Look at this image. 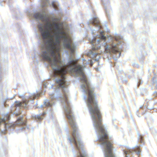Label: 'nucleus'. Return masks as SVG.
Wrapping results in <instances>:
<instances>
[{
  "mask_svg": "<svg viewBox=\"0 0 157 157\" xmlns=\"http://www.w3.org/2000/svg\"><path fill=\"white\" fill-rule=\"evenodd\" d=\"M28 97L27 96L24 95L23 97L21 98L22 100V102L20 101H16L15 102V106L16 107H23L25 108L28 105V102L29 101L28 100Z\"/></svg>",
  "mask_w": 157,
  "mask_h": 157,
  "instance_id": "0eeeda50",
  "label": "nucleus"
},
{
  "mask_svg": "<svg viewBox=\"0 0 157 157\" xmlns=\"http://www.w3.org/2000/svg\"><path fill=\"white\" fill-rule=\"evenodd\" d=\"M42 4L41 6L43 7L45 6L48 5V0H41Z\"/></svg>",
  "mask_w": 157,
  "mask_h": 157,
  "instance_id": "ddd939ff",
  "label": "nucleus"
},
{
  "mask_svg": "<svg viewBox=\"0 0 157 157\" xmlns=\"http://www.w3.org/2000/svg\"><path fill=\"white\" fill-rule=\"evenodd\" d=\"M25 128V127L24 126L22 128H21V129H23V128Z\"/></svg>",
  "mask_w": 157,
  "mask_h": 157,
  "instance_id": "a211bd4d",
  "label": "nucleus"
},
{
  "mask_svg": "<svg viewBox=\"0 0 157 157\" xmlns=\"http://www.w3.org/2000/svg\"><path fill=\"white\" fill-rule=\"evenodd\" d=\"M105 30L107 32H109V30L108 29V28L106 27L105 29Z\"/></svg>",
  "mask_w": 157,
  "mask_h": 157,
  "instance_id": "f3484780",
  "label": "nucleus"
},
{
  "mask_svg": "<svg viewBox=\"0 0 157 157\" xmlns=\"http://www.w3.org/2000/svg\"><path fill=\"white\" fill-rule=\"evenodd\" d=\"M95 61H97V60H98V59H95Z\"/></svg>",
  "mask_w": 157,
  "mask_h": 157,
  "instance_id": "412c9836",
  "label": "nucleus"
},
{
  "mask_svg": "<svg viewBox=\"0 0 157 157\" xmlns=\"http://www.w3.org/2000/svg\"><path fill=\"white\" fill-rule=\"evenodd\" d=\"M34 16L36 20L41 21L38 26L43 39L41 46L42 56L49 63L54 71L56 88L54 93H49L51 99L54 98L55 93L62 90L64 95L60 97V102L63 105L68 104V92L65 74L70 71L79 77L80 90L88 96L87 99L85 95L84 98L89 108H99V106L95 99L92 89L84 74V66L76 64L75 58L76 45L72 38L64 31L62 24L57 22L59 19H50L44 10L36 13Z\"/></svg>",
  "mask_w": 157,
  "mask_h": 157,
  "instance_id": "f257e3e1",
  "label": "nucleus"
},
{
  "mask_svg": "<svg viewBox=\"0 0 157 157\" xmlns=\"http://www.w3.org/2000/svg\"><path fill=\"white\" fill-rule=\"evenodd\" d=\"M121 46L117 44H115L114 43H112L110 45H107L105 48V50L107 52L110 53L112 52L113 53H117L116 56L117 57H119L120 56L121 52L120 49Z\"/></svg>",
  "mask_w": 157,
  "mask_h": 157,
  "instance_id": "39448f33",
  "label": "nucleus"
},
{
  "mask_svg": "<svg viewBox=\"0 0 157 157\" xmlns=\"http://www.w3.org/2000/svg\"><path fill=\"white\" fill-rule=\"evenodd\" d=\"M138 137L139 141H140L141 143H143L144 141L142 136L140 135H138Z\"/></svg>",
  "mask_w": 157,
  "mask_h": 157,
  "instance_id": "4468645a",
  "label": "nucleus"
},
{
  "mask_svg": "<svg viewBox=\"0 0 157 157\" xmlns=\"http://www.w3.org/2000/svg\"><path fill=\"white\" fill-rule=\"evenodd\" d=\"M24 95L23 94H19V97L20 98H21L23 97V96H24Z\"/></svg>",
  "mask_w": 157,
  "mask_h": 157,
  "instance_id": "dca6fc26",
  "label": "nucleus"
},
{
  "mask_svg": "<svg viewBox=\"0 0 157 157\" xmlns=\"http://www.w3.org/2000/svg\"><path fill=\"white\" fill-rule=\"evenodd\" d=\"M90 23L94 25L95 26L98 27V28L99 29L101 28H102L103 27L101 26L100 22L98 19L96 17H94L91 20Z\"/></svg>",
  "mask_w": 157,
  "mask_h": 157,
  "instance_id": "6e6552de",
  "label": "nucleus"
},
{
  "mask_svg": "<svg viewBox=\"0 0 157 157\" xmlns=\"http://www.w3.org/2000/svg\"><path fill=\"white\" fill-rule=\"evenodd\" d=\"M100 34L97 36V38H94L90 41V43L92 45V48L93 50H97L99 49L100 46L98 45L102 41L105 40L106 37L103 34V31L100 32Z\"/></svg>",
  "mask_w": 157,
  "mask_h": 157,
  "instance_id": "20e7f679",
  "label": "nucleus"
},
{
  "mask_svg": "<svg viewBox=\"0 0 157 157\" xmlns=\"http://www.w3.org/2000/svg\"><path fill=\"white\" fill-rule=\"evenodd\" d=\"M45 114H46V112H44L42 115H40V114L39 115H35L32 116V117L33 119H35L37 121L41 120L43 119V116Z\"/></svg>",
  "mask_w": 157,
  "mask_h": 157,
  "instance_id": "1a4fd4ad",
  "label": "nucleus"
},
{
  "mask_svg": "<svg viewBox=\"0 0 157 157\" xmlns=\"http://www.w3.org/2000/svg\"><path fill=\"white\" fill-rule=\"evenodd\" d=\"M52 6L55 9V10H56V8H57V4L56 3V2H53L52 3Z\"/></svg>",
  "mask_w": 157,
  "mask_h": 157,
  "instance_id": "2eb2a0df",
  "label": "nucleus"
},
{
  "mask_svg": "<svg viewBox=\"0 0 157 157\" xmlns=\"http://www.w3.org/2000/svg\"><path fill=\"white\" fill-rule=\"evenodd\" d=\"M44 105H41V107H51L52 106V104L50 103L49 101L47 99L44 100Z\"/></svg>",
  "mask_w": 157,
  "mask_h": 157,
  "instance_id": "9d476101",
  "label": "nucleus"
},
{
  "mask_svg": "<svg viewBox=\"0 0 157 157\" xmlns=\"http://www.w3.org/2000/svg\"><path fill=\"white\" fill-rule=\"evenodd\" d=\"M93 124L97 134L98 139L102 147L105 157H114L112 152V146L108 139L105 128L101 123V114L98 109H89Z\"/></svg>",
  "mask_w": 157,
  "mask_h": 157,
  "instance_id": "f03ea898",
  "label": "nucleus"
},
{
  "mask_svg": "<svg viewBox=\"0 0 157 157\" xmlns=\"http://www.w3.org/2000/svg\"><path fill=\"white\" fill-rule=\"evenodd\" d=\"M114 39L116 41H118L119 39H122V36L117 34V33H115L114 36Z\"/></svg>",
  "mask_w": 157,
  "mask_h": 157,
  "instance_id": "9b49d317",
  "label": "nucleus"
},
{
  "mask_svg": "<svg viewBox=\"0 0 157 157\" xmlns=\"http://www.w3.org/2000/svg\"><path fill=\"white\" fill-rule=\"evenodd\" d=\"M127 150H123L124 153L125 155V157H128L132 155V154H133L134 152H136L138 155L140 154V150L139 147L137 146L133 147L132 149H129V147H128Z\"/></svg>",
  "mask_w": 157,
  "mask_h": 157,
  "instance_id": "423d86ee",
  "label": "nucleus"
},
{
  "mask_svg": "<svg viewBox=\"0 0 157 157\" xmlns=\"http://www.w3.org/2000/svg\"><path fill=\"white\" fill-rule=\"evenodd\" d=\"M44 86L45 87H47V86H46L45 84H44Z\"/></svg>",
  "mask_w": 157,
  "mask_h": 157,
  "instance_id": "6ab92c4d",
  "label": "nucleus"
},
{
  "mask_svg": "<svg viewBox=\"0 0 157 157\" xmlns=\"http://www.w3.org/2000/svg\"><path fill=\"white\" fill-rule=\"evenodd\" d=\"M21 109H15L14 111V113L15 114L16 116H17L21 114Z\"/></svg>",
  "mask_w": 157,
  "mask_h": 157,
  "instance_id": "f8f14e48",
  "label": "nucleus"
},
{
  "mask_svg": "<svg viewBox=\"0 0 157 157\" xmlns=\"http://www.w3.org/2000/svg\"><path fill=\"white\" fill-rule=\"evenodd\" d=\"M110 38H111V39H112V40H113V39L112 37H111V36H110Z\"/></svg>",
  "mask_w": 157,
  "mask_h": 157,
  "instance_id": "aec40b11",
  "label": "nucleus"
},
{
  "mask_svg": "<svg viewBox=\"0 0 157 157\" xmlns=\"http://www.w3.org/2000/svg\"><path fill=\"white\" fill-rule=\"evenodd\" d=\"M2 117L0 118V125H2L5 128V130L2 131L0 129V132L2 133L5 134L6 131L9 128L13 129L16 125H26V122L23 119V117H21L18 118L15 124L8 123L10 117L8 113L2 114Z\"/></svg>",
  "mask_w": 157,
  "mask_h": 157,
  "instance_id": "7ed1b4c3",
  "label": "nucleus"
}]
</instances>
